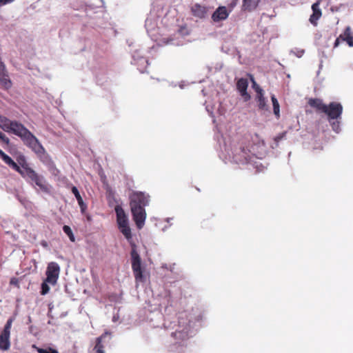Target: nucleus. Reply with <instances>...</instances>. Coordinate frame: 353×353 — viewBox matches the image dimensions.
Returning <instances> with one entry per match:
<instances>
[{
	"instance_id": "37",
	"label": "nucleus",
	"mask_w": 353,
	"mask_h": 353,
	"mask_svg": "<svg viewBox=\"0 0 353 353\" xmlns=\"http://www.w3.org/2000/svg\"><path fill=\"white\" fill-rule=\"evenodd\" d=\"M185 30H185V28H181V29L179 30V33H180L181 34H187L186 32H185Z\"/></svg>"
},
{
	"instance_id": "5",
	"label": "nucleus",
	"mask_w": 353,
	"mask_h": 353,
	"mask_svg": "<svg viewBox=\"0 0 353 353\" xmlns=\"http://www.w3.org/2000/svg\"><path fill=\"white\" fill-rule=\"evenodd\" d=\"M114 210L117 215V222L120 232L130 240L132 239L131 229L129 226L128 216L121 205H116Z\"/></svg>"
},
{
	"instance_id": "40",
	"label": "nucleus",
	"mask_w": 353,
	"mask_h": 353,
	"mask_svg": "<svg viewBox=\"0 0 353 353\" xmlns=\"http://www.w3.org/2000/svg\"><path fill=\"white\" fill-rule=\"evenodd\" d=\"M206 110H207V111H208V112H210V110H209V109H208V107H206Z\"/></svg>"
},
{
	"instance_id": "12",
	"label": "nucleus",
	"mask_w": 353,
	"mask_h": 353,
	"mask_svg": "<svg viewBox=\"0 0 353 353\" xmlns=\"http://www.w3.org/2000/svg\"><path fill=\"white\" fill-rule=\"evenodd\" d=\"M237 89L241 93V95L244 98L245 101H248L250 99V96L247 92V88L248 86V82L246 79H240L236 83Z\"/></svg>"
},
{
	"instance_id": "17",
	"label": "nucleus",
	"mask_w": 353,
	"mask_h": 353,
	"mask_svg": "<svg viewBox=\"0 0 353 353\" xmlns=\"http://www.w3.org/2000/svg\"><path fill=\"white\" fill-rule=\"evenodd\" d=\"M108 335H110V333L108 332H104L101 336L97 338L96 339V345L94 347V353H105L104 347L102 345V341L105 339Z\"/></svg>"
},
{
	"instance_id": "34",
	"label": "nucleus",
	"mask_w": 353,
	"mask_h": 353,
	"mask_svg": "<svg viewBox=\"0 0 353 353\" xmlns=\"http://www.w3.org/2000/svg\"><path fill=\"white\" fill-rule=\"evenodd\" d=\"M0 140L2 141L3 143H5L6 144H9V143H10V139L3 133L0 137Z\"/></svg>"
},
{
	"instance_id": "28",
	"label": "nucleus",
	"mask_w": 353,
	"mask_h": 353,
	"mask_svg": "<svg viewBox=\"0 0 353 353\" xmlns=\"http://www.w3.org/2000/svg\"><path fill=\"white\" fill-rule=\"evenodd\" d=\"M0 156L3 161L8 165L12 163L14 161L8 155L5 154L3 151H0Z\"/></svg>"
},
{
	"instance_id": "29",
	"label": "nucleus",
	"mask_w": 353,
	"mask_h": 353,
	"mask_svg": "<svg viewBox=\"0 0 353 353\" xmlns=\"http://www.w3.org/2000/svg\"><path fill=\"white\" fill-rule=\"evenodd\" d=\"M12 322H13V319L12 318H10L7 321V322H6V325L4 326V328H3L2 332L10 333V330H11Z\"/></svg>"
},
{
	"instance_id": "24",
	"label": "nucleus",
	"mask_w": 353,
	"mask_h": 353,
	"mask_svg": "<svg viewBox=\"0 0 353 353\" xmlns=\"http://www.w3.org/2000/svg\"><path fill=\"white\" fill-rule=\"evenodd\" d=\"M134 61H137L139 66H143L148 64V61L144 57H139L137 52L132 55Z\"/></svg>"
},
{
	"instance_id": "6",
	"label": "nucleus",
	"mask_w": 353,
	"mask_h": 353,
	"mask_svg": "<svg viewBox=\"0 0 353 353\" xmlns=\"http://www.w3.org/2000/svg\"><path fill=\"white\" fill-rule=\"evenodd\" d=\"M132 269L137 282H142L143 279L141 259L135 250L131 251Z\"/></svg>"
},
{
	"instance_id": "4",
	"label": "nucleus",
	"mask_w": 353,
	"mask_h": 353,
	"mask_svg": "<svg viewBox=\"0 0 353 353\" xmlns=\"http://www.w3.org/2000/svg\"><path fill=\"white\" fill-rule=\"evenodd\" d=\"M310 106L325 113L328 117V120L341 119L343 112L341 104L336 102H332L328 105L324 104L322 100L319 99H311L309 101Z\"/></svg>"
},
{
	"instance_id": "1",
	"label": "nucleus",
	"mask_w": 353,
	"mask_h": 353,
	"mask_svg": "<svg viewBox=\"0 0 353 353\" xmlns=\"http://www.w3.org/2000/svg\"><path fill=\"white\" fill-rule=\"evenodd\" d=\"M268 148L264 141L258 135L246 134L236 137L225 145L223 154L224 159L238 165H248L262 171L264 166L255 159H262L265 157Z\"/></svg>"
},
{
	"instance_id": "14",
	"label": "nucleus",
	"mask_w": 353,
	"mask_h": 353,
	"mask_svg": "<svg viewBox=\"0 0 353 353\" xmlns=\"http://www.w3.org/2000/svg\"><path fill=\"white\" fill-rule=\"evenodd\" d=\"M10 333L1 332L0 334V349L8 350L10 348Z\"/></svg>"
},
{
	"instance_id": "2",
	"label": "nucleus",
	"mask_w": 353,
	"mask_h": 353,
	"mask_svg": "<svg viewBox=\"0 0 353 353\" xmlns=\"http://www.w3.org/2000/svg\"><path fill=\"white\" fill-rule=\"evenodd\" d=\"M150 196L142 192H134L130 196V205L133 220L141 229L145 223L146 212L145 207L149 204Z\"/></svg>"
},
{
	"instance_id": "11",
	"label": "nucleus",
	"mask_w": 353,
	"mask_h": 353,
	"mask_svg": "<svg viewBox=\"0 0 353 353\" xmlns=\"http://www.w3.org/2000/svg\"><path fill=\"white\" fill-rule=\"evenodd\" d=\"M228 15L229 12L228 11L226 7L220 6L214 12L212 16V19L214 21L218 22L226 19Z\"/></svg>"
},
{
	"instance_id": "30",
	"label": "nucleus",
	"mask_w": 353,
	"mask_h": 353,
	"mask_svg": "<svg viewBox=\"0 0 353 353\" xmlns=\"http://www.w3.org/2000/svg\"><path fill=\"white\" fill-rule=\"evenodd\" d=\"M12 169L17 170L19 174H24L23 170H22L20 168V166L17 164V162L13 161L12 164L9 165Z\"/></svg>"
},
{
	"instance_id": "23",
	"label": "nucleus",
	"mask_w": 353,
	"mask_h": 353,
	"mask_svg": "<svg viewBox=\"0 0 353 353\" xmlns=\"http://www.w3.org/2000/svg\"><path fill=\"white\" fill-rule=\"evenodd\" d=\"M271 100H272V105H273L274 113L277 117H279V112H280L279 103L274 95H272Z\"/></svg>"
},
{
	"instance_id": "36",
	"label": "nucleus",
	"mask_w": 353,
	"mask_h": 353,
	"mask_svg": "<svg viewBox=\"0 0 353 353\" xmlns=\"http://www.w3.org/2000/svg\"><path fill=\"white\" fill-rule=\"evenodd\" d=\"M340 40H342V38H340V37L336 39L334 43V47H337L339 45Z\"/></svg>"
},
{
	"instance_id": "38",
	"label": "nucleus",
	"mask_w": 353,
	"mask_h": 353,
	"mask_svg": "<svg viewBox=\"0 0 353 353\" xmlns=\"http://www.w3.org/2000/svg\"><path fill=\"white\" fill-rule=\"evenodd\" d=\"M41 245L44 247V248H47L48 247V243L46 241H42L41 242Z\"/></svg>"
},
{
	"instance_id": "19",
	"label": "nucleus",
	"mask_w": 353,
	"mask_h": 353,
	"mask_svg": "<svg viewBox=\"0 0 353 353\" xmlns=\"http://www.w3.org/2000/svg\"><path fill=\"white\" fill-rule=\"evenodd\" d=\"M340 38H342V41H346L350 47H353V37L350 27L345 28L343 34L340 35Z\"/></svg>"
},
{
	"instance_id": "10",
	"label": "nucleus",
	"mask_w": 353,
	"mask_h": 353,
	"mask_svg": "<svg viewBox=\"0 0 353 353\" xmlns=\"http://www.w3.org/2000/svg\"><path fill=\"white\" fill-rule=\"evenodd\" d=\"M145 26L148 34L152 37H154L157 28V19L155 15L150 14L145 20Z\"/></svg>"
},
{
	"instance_id": "20",
	"label": "nucleus",
	"mask_w": 353,
	"mask_h": 353,
	"mask_svg": "<svg viewBox=\"0 0 353 353\" xmlns=\"http://www.w3.org/2000/svg\"><path fill=\"white\" fill-rule=\"evenodd\" d=\"M260 0H243V8L245 10H252L256 8Z\"/></svg>"
},
{
	"instance_id": "31",
	"label": "nucleus",
	"mask_w": 353,
	"mask_h": 353,
	"mask_svg": "<svg viewBox=\"0 0 353 353\" xmlns=\"http://www.w3.org/2000/svg\"><path fill=\"white\" fill-rule=\"evenodd\" d=\"M46 283L47 282L45 281V282L42 283V284H41V294L42 295L46 294L47 293H48V292L50 290V287L48 286V285Z\"/></svg>"
},
{
	"instance_id": "22",
	"label": "nucleus",
	"mask_w": 353,
	"mask_h": 353,
	"mask_svg": "<svg viewBox=\"0 0 353 353\" xmlns=\"http://www.w3.org/2000/svg\"><path fill=\"white\" fill-rule=\"evenodd\" d=\"M32 347L35 349L38 353H59V352L57 350L53 349L50 347H48L47 348H41L37 347L36 345H33Z\"/></svg>"
},
{
	"instance_id": "13",
	"label": "nucleus",
	"mask_w": 353,
	"mask_h": 353,
	"mask_svg": "<svg viewBox=\"0 0 353 353\" xmlns=\"http://www.w3.org/2000/svg\"><path fill=\"white\" fill-rule=\"evenodd\" d=\"M17 164L20 166L21 169L23 170L24 174H30L34 172L33 170L30 168L24 155L19 154L17 157Z\"/></svg>"
},
{
	"instance_id": "26",
	"label": "nucleus",
	"mask_w": 353,
	"mask_h": 353,
	"mask_svg": "<svg viewBox=\"0 0 353 353\" xmlns=\"http://www.w3.org/2000/svg\"><path fill=\"white\" fill-rule=\"evenodd\" d=\"M63 230L68 235V236L69 237L70 240L72 242H74L75 241V237H74V236L73 234V232L72 231V229L70 228V226L64 225L63 227Z\"/></svg>"
},
{
	"instance_id": "33",
	"label": "nucleus",
	"mask_w": 353,
	"mask_h": 353,
	"mask_svg": "<svg viewBox=\"0 0 353 353\" xmlns=\"http://www.w3.org/2000/svg\"><path fill=\"white\" fill-rule=\"evenodd\" d=\"M304 52H305L304 50H301V49H295V50H292L290 51V53L294 54L295 56H296L299 58H301L303 55Z\"/></svg>"
},
{
	"instance_id": "41",
	"label": "nucleus",
	"mask_w": 353,
	"mask_h": 353,
	"mask_svg": "<svg viewBox=\"0 0 353 353\" xmlns=\"http://www.w3.org/2000/svg\"><path fill=\"white\" fill-rule=\"evenodd\" d=\"M3 132H0V137L2 135Z\"/></svg>"
},
{
	"instance_id": "7",
	"label": "nucleus",
	"mask_w": 353,
	"mask_h": 353,
	"mask_svg": "<svg viewBox=\"0 0 353 353\" xmlns=\"http://www.w3.org/2000/svg\"><path fill=\"white\" fill-rule=\"evenodd\" d=\"M8 132H12L19 137L22 140L30 132L23 125L16 121H11L8 125V129L6 130Z\"/></svg>"
},
{
	"instance_id": "27",
	"label": "nucleus",
	"mask_w": 353,
	"mask_h": 353,
	"mask_svg": "<svg viewBox=\"0 0 353 353\" xmlns=\"http://www.w3.org/2000/svg\"><path fill=\"white\" fill-rule=\"evenodd\" d=\"M338 119H339L329 121L331 123L332 130L336 133H339L340 131V123Z\"/></svg>"
},
{
	"instance_id": "9",
	"label": "nucleus",
	"mask_w": 353,
	"mask_h": 353,
	"mask_svg": "<svg viewBox=\"0 0 353 353\" xmlns=\"http://www.w3.org/2000/svg\"><path fill=\"white\" fill-rule=\"evenodd\" d=\"M30 183L37 191L49 193L51 186L46 181L45 178H30Z\"/></svg>"
},
{
	"instance_id": "42",
	"label": "nucleus",
	"mask_w": 353,
	"mask_h": 353,
	"mask_svg": "<svg viewBox=\"0 0 353 353\" xmlns=\"http://www.w3.org/2000/svg\"><path fill=\"white\" fill-rule=\"evenodd\" d=\"M0 151H2L1 150H0Z\"/></svg>"
},
{
	"instance_id": "15",
	"label": "nucleus",
	"mask_w": 353,
	"mask_h": 353,
	"mask_svg": "<svg viewBox=\"0 0 353 353\" xmlns=\"http://www.w3.org/2000/svg\"><path fill=\"white\" fill-rule=\"evenodd\" d=\"M72 192L74 194L75 198L77 199L79 205L81 208V212L82 214H84L87 210V205L83 202V200L77 189V187L72 186Z\"/></svg>"
},
{
	"instance_id": "3",
	"label": "nucleus",
	"mask_w": 353,
	"mask_h": 353,
	"mask_svg": "<svg viewBox=\"0 0 353 353\" xmlns=\"http://www.w3.org/2000/svg\"><path fill=\"white\" fill-rule=\"evenodd\" d=\"M23 141L37 154L40 161L46 166L51 175L54 176L58 175L59 171L57 169L50 157L34 135L30 132L23 139Z\"/></svg>"
},
{
	"instance_id": "16",
	"label": "nucleus",
	"mask_w": 353,
	"mask_h": 353,
	"mask_svg": "<svg viewBox=\"0 0 353 353\" xmlns=\"http://www.w3.org/2000/svg\"><path fill=\"white\" fill-rule=\"evenodd\" d=\"M194 16L199 18H204L207 12L206 8L198 3L194 4L191 8Z\"/></svg>"
},
{
	"instance_id": "8",
	"label": "nucleus",
	"mask_w": 353,
	"mask_h": 353,
	"mask_svg": "<svg viewBox=\"0 0 353 353\" xmlns=\"http://www.w3.org/2000/svg\"><path fill=\"white\" fill-rule=\"evenodd\" d=\"M60 268L56 262H50L48 263L46 270V282L50 284H55L59 277Z\"/></svg>"
},
{
	"instance_id": "35",
	"label": "nucleus",
	"mask_w": 353,
	"mask_h": 353,
	"mask_svg": "<svg viewBox=\"0 0 353 353\" xmlns=\"http://www.w3.org/2000/svg\"><path fill=\"white\" fill-rule=\"evenodd\" d=\"M14 0H0V7L13 2Z\"/></svg>"
},
{
	"instance_id": "25",
	"label": "nucleus",
	"mask_w": 353,
	"mask_h": 353,
	"mask_svg": "<svg viewBox=\"0 0 353 353\" xmlns=\"http://www.w3.org/2000/svg\"><path fill=\"white\" fill-rule=\"evenodd\" d=\"M10 121V119H8L6 117L0 115V128L6 131L8 129V125Z\"/></svg>"
},
{
	"instance_id": "18",
	"label": "nucleus",
	"mask_w": 353,
	"mask_h": 353,
	"mask_svg": "<svg viewBox=\"0 0 353 353\" xmlns=\"http://www.w3.org/2000/svg\"><path fill=\"white\" fill-rule=\"evenodd\" d=\"M312 9L313 11V14L310 17V21L312 24H316V21L321 17V11L319 8V3H315L312 6Z\"/></svg>"
},
{
	"instance_id": "21",
	"label": "nucleus",
	"mask_w": 353,
	"mask_h": 353,
	"mask_svg": "<svg viewBox=\"0 0 353 353\" xmlns=\"http://www.w3.org/2000/svg\"><path fill=\"white\" fill-rule=\"evenodd\" d=\"M256 98L259 103V108L261 110L266 109V101L263 97V92L257 94Z\"/></svg>"
},
{
	"instance_id": "39",
	"label": "nucleus",
	"mask_w": 353,
	"mask_h": 353,
	"mask_svg": "<svg viewBox=\"0 0 353 353\" xmlns=\"http://www.w3.org/2000/svg\"><path fill=\"white\" fill-rule=\"evenodd\" d=\"M283 135H284V134H282V135H281V136H278V137H276L275 138V141H277V142H278V141H279L283 138Z\"/></svg>"
},
{
	"instance_id": "32",
	"label": "nucleus",
	"mask_w": 353,
	"mask_h": 353,
	"mask_svg": "<svg viewBox=\"0 0 353 353\" xmlns=\"http://www.w3.org/2000/svg\"><path fill=\"white\" fill-rule=\"evenodd\" d=\"M251 81L252 83V88L254 89L257 94L263 92V89L261 88V87L256 83L253 78L251 79Z\"/></svg>"
}]
</instances>
